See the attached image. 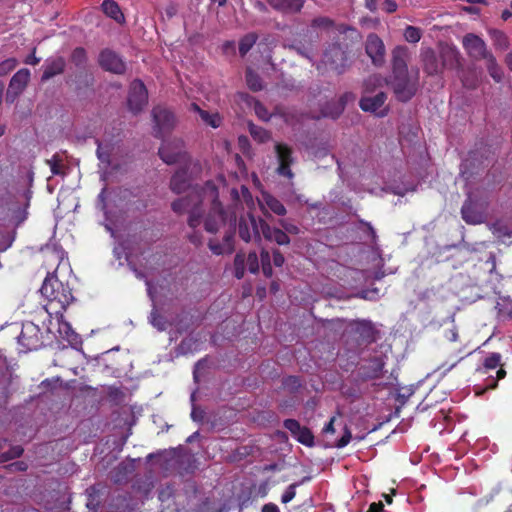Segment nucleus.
Masks as SVG:
<instances>
[{
	"label": "nucleus",
	"instance_id": "nucleus-1",
	"mask_svg": "<svg viewBox=\"0 0 512 512\" xmlns=\"http://www.w3.org/2000/svg\"><path fill=\"white\" fill-rule=\"evenodd\" d=\"M205 193H209L211 202L209 212L204 220L205 230L209 233H216L222 225L229 224L230 230L223 237L222 243L210 239L208 247L215 255L232 254L234 252V232L236 229V210L240 204V193L236 188L231 189V197L234 205L225 209L219 201L218 188L208 181Z\"/></svg>",
	"mask_w": 512,
	"mask_h": 512
},
{
	"label": "nucleus",
	"instance_id": "nucleus-2",
	"mask_svg": "<svg viewBox=\"0 0 512 512\" xmlns=\"http://www.w3.org/2000/svg\"><path fill=\"white\" fill-rule=\"evenodd\" d=\"M45 298V311L56 318L63 317L67 307L75 300L68 283L61 281L55 273H48L40 288Z\"/></svg>",
	"mask_w": 512,
	"mask_h": 512
},
{
	"label": "nucleus",
	"instance_id": "nucleus-3",
	"mask_svg": "<svg viewBox=\"0 0 512 512\" xmlns=\"http://www.w3.org/2000/svg\"><path fill=\"white\" fill-rule=\"evenodd\" d=\"M206 184L201 187H193L185 197L176 199L171 203V208L176 214L188 213V225L190 228H197L202 222V205L204 201H209V193L204 190Z\"/></svg>",
	"mask_w": 512,
	"mask_h": 512
},
{
	"label": "nucleus",
	"instance_id": "nucleus-4",
	"mask_svg": "<svg viewBox=\"0 0 512 512\" xmlns=\"http://www.w3.org/2000/svg\"><path fill=\"white\" fill-rule=\"evenodd\" d=\"M155 137L163 139L158 154L160 158L168 165L186 162L187 154L184 151V143L179 138H171V130H155Z\"/></svg>",
	"mask_w": 512,
	"mask_h": 512
},
{
	"label": "nucleus",
	"instance_id": "nucleus-5",
	"mask_svg": "<svg viewBox=\"0 0 512 512\" xmlns=\"http://www.w3.org/2000/svg\"><path fill=\"white\" fill-rule=\"evenodd\" d=\"M378 85H380V78L378 76H370L364 82V94L359 101V106L365 112L383 116L384 113L380 109L387 99V94L383 91L373 94L375 87Z\"/></svg>",
	"mask_w": 512,
	"mask_h": 512
},
{
	"label": "nucleus",
	"instance_id": "nucleus-6",
	"mask_svg": "<svg viewBox=\"0 0 512 512\" xmlns=\"http://www.w3.org/2000/svg\"><path fill=\"white\" fill-rule=\"evenodd\" d=\"M390 85L397 100L408 102L415 96L419 87L418 70H416L414 76L409 75V73L392 75Z\"/></svg>",
	"mask_w": 512,
	"mask_h": 512
},
{
	"label": "nucleus",
	"instance_id": "nucleus-7",
	"mask_svg": "<svg viewBox=\"0 0 512 512\" xmlns=\"http://www.w3.org/2000/svg\"><path fill=\"white\" fill-rule=\"evenodd\" d=\"M263 222H265V220L260 217H256L250 212L245 215H241L238 223L236 222L240 239L246 243L251 241L260 243Z\"/></svg>",
	"mask_w": 512,
	"mask_h": 512
},
{
	"label": "nucleus",
	"instance_id": "nucleus-8",
	"mask_svg": "<svg viewBox=\"0 0 512 512\" xmlns=\"http://www.w3.org/2000/svg\"><path fill=\"white\" fill-rule=\"evenodd\" d=\"M496 371V376L489 375L487 378L486 386L483 389H495L498 385V381L506 377V370L502 364V355L497 352L490 353L483 361L482 366L477 369V372L481 374H489L491 370Z\"/></svg>",
	"mask_w": 512,
	"mask_h": 512
},
{
	"label": "nucleus",
	"instance_id": "nucleus-9",
	"mask_svg": "<svg viewBox=\"0 0 512 512\" xmlns=\"http://www.w3.org/2000/svg\"><path fill=\"white\" fill-rule=\"evenodd\" d=\"M114 131L115 130H105L104 135L100 139L97 138L95 141L97 144V157L103 163L110 164L111 156L119 149L121 137L119 133L115 134Z\"/></svg>",
	"mask_w": 512,
	"mask_h": 512
},
{
	"label": "nucleus",
	"instance_id": "nucleus-10",
	"mask_svg": "<svg viewBox=\"0 0 512 512\" xmlns=\"http://www.w3.org/2000/svg\"><path fill=\"white\" fill-rule=\"evenodd\" d=\"M148 103V91L144 85V83L135 79L129 87L128 96H127V105L129 111L133 114H138L141 112Z\"/></svg>",
	"mask_w": 512,
	"mask_h": 512
},
{
	"label": "nucleus",
	"instance_id": "nucleus-11",
	"mask_svg": "<svg viewBox=\"0 0 512 512\" xmlns=\"http://www.w3.org/2000/svg\"><path fill=\"white\" fill-rule=\"evenodd\" d=\"M323 61L338 75L345 73L349 67L346 51L339 44H332L327 48Z\"/></svg>",
	"mask_w": 512,
	"mask_h": 512
},
{
	"label": "nucleus",
	"instance_id": "nucleus-12",
	"mask_svg": "<svg viewBox=\"0 0 512 512\" xmlns=\"http://www.w3.org/2000/svg\"><path fill=\"white\" fill-rule=\"evenodd\" d=\"M30 80V71L27 68L18 70L10 79L6 94L5 102L13 104L19 96L24 92Z\"/></svg>",
	"mask_w": 512,
	"mask_h": 512
},
{
	"label": "nucleus",
	"instance_id": "nucleus-13",
	"mask_svg": "<svg viewBox=\"0 0 512 512\" xmlns=\"http://www.w3.org/2000/svg\"><path fill=\"white\" fill-rule=\"evenodd\" d=\"M462 219L469 225L482 224L486 220V206L468 197L461 207Z\"/></svg>",
	"mask_w": 512,
	"mask_h": 512
},
{
	"label": "nucleus",
	"instance_id": "nucleus-14",
	"mask_svg": "<svg viewBox=\"0 0 512 512\" xmlns=\"http://www.w3.org/2000/svg\"><path fill=\"white\" fill-rule=\"evenodd\" d=\"M98 64L104 71L113 74L122 75L126 72V64L121 56L109 48L100 51Z\"/></svg>",
	"mask_w": 512,
	"mask_h": 512
},
{
	"label": "nucleus",
	"instance_id": "nucleus-15",
	"mask_svg": "<svg viewBox=\"0 0 512 512\" xmlns=\"http://www.w3.org/2000/svg\"><path fill=\"white\" fill-rule=\"evenodd\" d=\"M275 153L278 161L277 173L280 176L292 179L294 173L291 170V165L295 161L292 148L285 143L277 142L275 144Z\"/></svg>",
	"mask_w": 512,
	"mask_h": 512
},
{
	"label": "nucleus",
	"instance_id": "nucleus-16",
	"mask_svg": "<svg viewBox=\"0 0 512 512\" xmlns=\"http://www.w3.org/2000/svg\"><path fill=\"white\" fill-rule=\"evenodd\" d=\"M365 51L375 66L381 67L385 63V45L377 34H368Z\"/></svg>",
	"mask_w": 512,
	"mask_h": 512
},
{
	"label": "nucleus",
	"instance_id": "nucleus-17",
	"mask_svg": "<svg viewBox=\"0 0 512 512\" xmlns=\"http://www.w3.org/2000/svg\"><path fill=\"white\" fill-rule=\"evenodd\" d=\"M283 426L299 443L307 447L314 446V435L312 431L306 426H301L299 421L295 419H286L283 422Z\"/></svg>",
	"mask_w": 512,
	"mask_h": 512
},
{
	"label": "nucleus",
	"instance_id": "nucleus-18",
	"mask_svg": "<svg viewBox=\"0 0 512 512\" xmlns=\"http://www.w3.org/2000/svg\"><path fill=\"white\" fill-rule=\"evenodd\" d=\"M385 362L382 357H373L358 368V376L363 381L379 379L383 376Z\"/></svg>",
	"mask_w": 512,
	"mask_h": 512
},
{
	"label": "nucleus",
	"instance_id": "nucleus-19",
	"mask_svg": "<svg viewBox=\"0 0 512 512\" xmlns=\"http://www.w3.org/2000/svg\"><path fill=\"white\" fill-rule=\"evenodd\" d=\"M463 46L469 56L476 60L486 59L491 55V53L487 51L485 42L479 36L472 33L464 36Z\"/></svg>",
	"mask_w": 512,
	"mask_h": 512
},
{
	"label": "nucleus",
	"instance_id": "nucleus-20",
	"mask_svg": "<svg viewBox=\"0 0 512 512\" xmlns=\"http://www.w3.org/2000/svg\"><path fill=\"white\" fill-rule=\"evenodd\" d=\"M152 118L155 128H173L176 117L173 111L166 105H157L152 109Z\"/></svg>",
	"mask_w": 512,
	"mask_h": 512
},
{
	"label": "nucleus",
	"instance_id": "nucleus-21",
	"mask_svg": "<svg viewBox=\"0 0 512 512\" xmlns=\"http://www.w3.org/2000/svg\"><path fill=\"white\" fill-rule=\"evenodd\" d=\"M275 116L279 115L285 122L286 125H305L306 121L314 116H310L307 113H303L295 108L276 107Z\"/></svg>",
	"mask_w": 512,
	"mask_h": 512
},
{
	"label": "nucleus",
	"instance_id": "nucleus-22",
	"mask_svg": "<svg viewBox=\"0 0 512 512\" xmlns=\"http://www.w3.org/2000/svg\"><path fill=\"white\" fill-rule=\"evenodd\" d=\"M288 48L303 58L314 63L316 56L318 55V49L315 42L312 39L309 40H295L288 45Z\"/></svg>",
	"mask_w": 512,
	"mask_h": 512
},
{
	"label": "nucleus",
	"instance_id": "nucleus-23",
	"mask_svg": "<svg viewBox=\"0 0 512 512\" xmlns=\"http://www.w3.org/2000/svg\"><path fill=\"white\" fill-rule=\"evenodd\" d=\"M66 67V60L63 56H54L45 60L42 66L43 73L41 81L46 82L56 75L62 74Z\"/></svg>",
	"mask_w": 512,
	"mask_h": 512
},
{
	"label": "nucleus",
	"instance_id": "nucleus-24",
	"mask_svg": "<svg viewBox=\"0 0 512 512\" xmlns=\"http://www.w3.org/2000/svg\"><path fill=\"white\" fill-rule=\"evenodd\" d=\"M421 60L423 70L427 75L434 76L442 73L443 69L440 63L439 56L431 48H425L421 51Z\"/></svg>",
	"mask_w": 512,
	"mask_h": 512
},
{
	"label": "nucleus",
	"instance_id": "nucleus-25",
	"mask_svg": "<svg viewBox=\"0 0 512 512\" xmlns=\"http://www.w3.org/2000/svg\"><path fill=\"white\" fill-rule=\"evenodd\" d=\"M266 241L275 242L283 246L290 244V238L281 228L271 227L266 221L262 223L261 239Z\"/></svg>",
	"mask_w": 512,
	"mask_h": 512
},
{
	"label": "nucleus",
	"instance_id": "nucleus-26",
	"mask_svg": "<svg viewBox=\"0 0 512 512\" xmlns=\"http://www.w3.org/2000/svg\"><path fill=\"white\" fill-rule=\"evenodd\" d=\"M409 53L405 46H397L392 51V75L408 73L407 59Z\"/></svg>",
	"mask_w": 512,
	"mask_h": 512
},
{
	"label": "nucleus",
	"instance_id": "nucleus-27",
	"mask_svg": "<svg viewBox=\"0 0 512 512\" xmlns=\"http://www.w3.org/2000/svg\"><path fill=\"white\" fill-rule=\"evenodd\" d=\"M438 56L442 69H455L459 65V52L453 46H441Z\"/></svg>",
	"mask_w": 512,
	"mask_h": 512
},
{
	"label": "nucleus",
	"instance_id": "nucleus-28",
	"mask_svg": "<svg viewBox=\"0 0 512 512\" xmlns=\"http://www.w3.org/2000/svg\"><path fill=\"white\" fill-rule=\"evenodd\" d=\"M274 10L283 14H294L301 11L304 0H266Z\"/></svg>",
	"mask_w": 512,
	"mask_h": 512
},
{
	"label": "nucleus",
	"instance_id": "nucleus-29",
	"mask_svg": "<svg viewBox=\"0 0 512 512\" xmlns=\"http://www.w3.org/2000/svg\"><path fill=\"white\" fill-rule=\"evenodd\" d=\"M350 327L363 341L370 343L375 340L374 327L371 321L354 320L350 323Z\"/></svg>",
	"mask_w": 512,
	"mask_h": 512
},
{
	"label": "nucleus",
	"instance_id": "nucleus-30",
	"mask_svg": "<svg viewBox=\"0 0 512 512\" xmlns=\"http://www.w3.org/2000/svg\"><path fill=\"white\" fill-rule=\"evenodd\" d=\"M190 187V179L188 177L187 169L180 168L175 174L172 176L170 181V189L176 193L180 194L184 192L186 189Z\"/></svg>",
	"mask_w": 512,
	"mask_h": 512
},
{
	"label": "nucleus",
	"instance_id": "nucleus-31",
	"mask_svg": "<svg viewBox=\"0 0 512 512\" xmlns=\"http://www.w3.org/2000/svg\"><path fill=\"white\" fill-rule=\"evenodd\" d=\"M262 200L263 203H260V206L264 215H267V212L264 210L265 207H267L269 210H271L274 214L278 216H284L287 213V210L283 203L273 195L269 193H263Z\"/></svg>",
	"mask_w": 512,
	"mask_h": 512
},
{
	"label": "nucleus",
	"instance_id": "nucleus-32",
	"mask_svg": "<svg viewBox=\"0 0 512 512\" xmlns=\"http://www.w3.org/2000/svg\"><path fill=\"white\" fill-rule=\"evenodd\" d=\"M354 98V95L353 93H350V92H347L345 94H343L339 100V103L337 104H332V105H327L323 110H322V116L323 117H330V118H337L343 111L344 109V106L345 104L347 103L348 100L350 99H353Z\"/></svg>",
	"mask_w": 512,
	"mask_h": 512
},
{
	"label": "nucleus",
	"instance_id": "nucleus-33",
	"mask_svg": "<svg viewBox=\"0 0 512 512\" xmlns=\"http://www.w3.org/2000/svg\"><path fill=\"white\" fill-rule=\"evenodd\" d=\"M495 309L500 320H512V298L509 296H499Z\"/></svg>",
	"mask_w": 512,
	"mask_h": 512
},
{
	"label": "nucleus",
	"instance_id": "nucleus-34",
	"mask_svg": "<svg viewBox=\"0 0 512 512\" xmlns=\"http://www.w3.org/2000/svg\"><path fill=\"white\" fill-rule=\"evenodd\" d=\"M69 60L79 70H85L88 61L86 50L83 47H76L72 50Z\"/></svg>",
	"mask_w": 512,
	"mask_h": 512
},
{
	"label": "nucleus",
	"instance_id": "nucleus-35",
	"mask_svg": "<svg viewBox=\"0 0 512 512\" xmlns=\"http://www.w3.org/2000/svg\"><path fill=\"white\" fill-rule=\"evenodd\" d=\"M191 110L196 112L204 124L211 126L212 128H217L219 123L217 122L219 117L218 114H211L208 111L202 110L197 104H191Z\"/></svg>",
	"mask_w": 512,
	"mask_h": 512
},
{
	"label": "nucleus",
	"instance_id": "nucleus-36",
	"mask_svg": "<svg viewBox=\"0 0 512 512\" xmlns=\"http://www.w3.org/2000/svg\"><path fill=\"white\" fill-rule=\"evenodd\" d=\"M489 35L493 41V45L496 49H499L501 51H504L508 49L509 47V40L507 35L502 32L501 30L497 29H490Z\"/></svg>",
	"mask_w": 512,
	"mask_h": 512
},
{
	"label": "nucleus",
	"instance_id": "nucleus-37",
	"mask_svg": "<svg viewBox=\"0 0 512 512\" xmlns=\"http://www.w3.org/2000/svg\"><path fill=\"white\" fill-rule=\"evenodd\" d=\"M245 80L248 88L253 92H258L263 89L261 77L254 72L251 68H247L245 72Z\"/></svg>",
	"mask_w": 512,
	"mask_h": 512
},
{
	"label": "nucleus",
	"instance_id": "nucleus-38",
	"mask_svg": "<svg viewBox=\"0 0 512 512\" xmlns=\"http://www.w3.org/2000/svg\"><path fill=\"white\" fill-rule=\"evenodd\" d=\"M102 9L107 16L111 17L117 22L123 18L120 7L114 0H104L102 3Z\"/></svg>",
	"mask_w": 512,
	"mask_h": 512
},
{
	"label": "nucleus",
	"instance_id": "nucleus-39",
	"mask_svg": "<svg viewBox=\"0 0 512 512\" xmlns=\"http://www.w3.org/2000/svg\"><path fill=\"white\" fill-rule=\"evenodd\" d=\"M485 60L487 61V70L489 75L495 82L500 83L503 79V71L497 64L495 57L491 54Z\"/></svg>",
	"mask_w": 512,
	"mask_h": 512
},
{
	"label": "nucleus",
	"instance_id": "nucleus-40",
	"mask_svg": "<svg viewBox=\"0 0 512 512\" xmlns=\"http://www.w3.org/2000/svg\"><path fill=\"white\" fill-rule=\"evenodd\" d=\"M490 230L493 235L499 239L510 238L512 236L510 227L499 220L491 224Z\"/></svg>",
	"mask_w": 512,
	"mask_h": 512
},
{
	"label": "nucleus",
	"instance_id": "nucleus-41",
	"mask_svg": "<svg viewBox=\"0 0 512 512\" xmlns=\"http://www.w3.org/2000/svg\"><path fill=\"white\" fill-rule=\"evenodd\" d=\"M258 39L257 34L248 33L244 37L241 38L239 42V53L243 57L245 56L249 50L253 47Z\"/></svg>",
	"mask_w": 512,
	"mask_h": 512
},
{
	"label": "nucleus",
	"instance_id": "nucleus-42",
	"mask_svg": "<svg viewBox=\"0 0 512 512\" xmlns=\"http://www.w3.org/2000/svg\"><path fill=\"white\" fill-rule=\"evenodd\" d=\"M53 175H64V164L62 157L56 153L50 159L46 160Z\"/></svg>",
	"mask_w": 512,
	"mask_h": 512
},
{
	"label": "nucleus",
	"instance_id": "nucleus-43",
	"mask_svg": "<svg viewBox=\"0 0 512 512\" xmlns=\"http://www.w3.org/2000/svg\"><path fill=\"white\" fill-rule=\"evenodd\" d=\"M150 323L159 331H165L169 326L167 319L155 308L150 313Z\"/></svg>",
	"mask_w": 512,
	"mask_h": 512
},
{
	"label": "nucleus",
	"instance_id": "nucleus-44",
	"mask_svg": "<svg viewBox=\"0 0 512 512\" xmlns=\"http://www.w3.org/2000/svg\"><path fill=\"white\" fill-rule=\"evenodd\" d=\"M262 272L265 277L271 278L273 275V269L271 265V256L269 251L262 249L260 252Z\"/></svg>",
	"mask_w": 512,
	"mask_h": 512
},
{
	"label": "nucleus",
	"instance_id": "nucleus-45",
	"mask_svg": "<svg viewBox=\"0 0 512 512\" xmlns=\"http://www.w3.org/2000/svg\"><path fill=\"white\" fill-rule=\"evenodd\" d=\"M24 449L20 445L11 447L8 451L0 454V463H5L10 460L19 458L22 456Z\"/></svg>",
	"mask_w": 512,
	"mask_h": 512
},
{
	"label": "nucleus",
	"instance_id": "nucleus-46",
	"mask_svg": "<svg viewBox=\"0 0 512 512\" xmlns=\"http://www.w3.org/2000/svg\"><path fill=\"white\" fill-rule=\"evenodd\" d=\"M406 41L416 43L421 39V30L414 26H407L404 32Z\"/></svg>",
	"mask_w": 512,
	"mask_h": 512
},
{
	"label": "nucleus",
	"instance_id": "nucleus-47",
	"mask_svg": "<svg viewBox=\"0 0 512 512\" xmlns=\"http://www.w3.org/2000/svg\"><path fill=\"white\" fill-rule=\"evenodd\" d=\"M333 24L334 22L332 19L324 16L314 18L311 22L312 27L324 30L330 29L333 26Z\"/></svg>",
	"mask_w": 512,
	"mask_h": 512
},
{
	"label": "nucleus",
	"instance_id": "nucleus-48",
	"mask_svg": "<svg viewBox=\"0 0 512 512\" xmlns=\"http://www.w3.org/2000/svg\"><path fill=\"white\" fill-rule=\"evenodd\" d=\"M351 439H352L351 430L348 428L347 425H345L343 435L341 436L340 439H338L335 442L334 447L339 448V449L344 448L350 443Z\"/></svg>",
	"mask_w": 512,
	"mask_h": 512
},
{
	"label": "nucleus",
	"instance_id": "nucleus-49",
	"mask_svg": "<svg viewBox=\"0 0 512 512\" xmlns=\"http://www.w3.org/2000/svg\"><path fill=\"white\" fill-rule=\"evenodd\" d=\"M17 65V61L14 58H9L0 63V76H4L11 72Z\"/></svg>",
	"mask_w": 512,
	"mask_h": 512
},
{
	"label": "nucleus",
	"instance_id": "nucleus-50",
	"mask_svg": "<svg viewBox=\"0 0 512 512\" xmlns=\"http://www.w3.org/2000/svg\"><path fill=\"white\" fill-rule=\"evenodd\" d=\"M279 224L282 227V230L284 232H286L287 235H288V233L289 234H293V235H297L300 232V229H299V227L297 225H295L292 222H289L286 219L279 220Z\"/></svg>",
	"mask_w": 512,
	"mask_h": 512
},
{
	"label": "nucleus",
	"instance_id": "nucleus-51",
	"mask_svg": "<svg viewBox=\"0 0 512 512\" xmlns=\"http://www.w3.org/2000/svg\"><path fill=\"white\" fill-rule=\"evenodd\" d=\"M248 269L251 273L255 274L259 271L258 256L255 252H250L247 257Z\"/></svg>",
	"mask_w": 512,
	"mask_h": 512
},
{
	"label": "nucleus",
	"instance_id": "nucleus-52",
	"mask_svg": "<svg viewBox=\"0 0 512 512\" xmlns=\"http://www.w3.org/2000/svg\"><path fill=\"white\" fill-rule=\"evenodd\" d=\"M296 487H297L296 483H293V484H291V485H289L287 487V489L285 490V492L281 496V502L282 503L287 504V503H289L290 501L293 500V498L296 495V491H295Z\"/></svg>",
	"mask_w": 512,
	"mask_h": 512
},
{
	"label": "nucleus",
	"instance_id": "nucleus-53",
	"mask_svg": "<svg viewBox=\"0 0 512 512\" xmlns=\"http://www.w3.org/2000/svg\"><path fill=\"white\" fill-rule=\"evenodd\" d=\"M235 276L241 279L244 276V256L237 254L235 257Z\"/></svg>",
	"mask_w": 512,
	"mask_h": 512
},
{
	"label": "nucleus",
	"instance_id": "nucleus-54",
	"mask_svg": "<svg viewBox=\"0 0 512 512\" xmlns=\"http://www.w3.org/2000/svg\"><path fill=\"white\" fill-rule=\"evenodd\" d=\"M283 386L290 389H297L301 386V381L297 376H288L283 380Z\"/></svg>",
	"mask_w": 512,
	"mask_h": 512
},
{
	"label": "nucleus",
	"instance_id": "nucleus-55",
	"mask_svg": "<svg viewBox=\"0 0 512 512\" xmlns=\"http://www.w3.org/2000/svg\"><path fill=\"white\" fill-rule=\"evenodd\" d=\"M272 256H273V264L275 267H282L284 262H285V258H284V255L280 252L279 249H273L272 250Z\"/></svg>",
	"mask_w": 512,
	"mask_h": 512
},
{
	"label": "nucleus",
	"instance_id": "nucleus-56",
	"mask_svg": "<svg viewBox=\"0 0 512 512\" xmlns=\"http://www.w3.org/2000/svg\"><path fill=\"white\" fill-rule=\"evenodd\" d=\"M127 471H128V467L127 465H124V464H120L117 468H116V475H115V479L114 481L116 483L118 482H121L124 478V476L127 474Z\"/></svg>",
	"mask_w": 512,
	"mask_h": 512
},
{
	"label": "nucleus",
	"instance_id": "nucleus-57",
	"mask_svg": "<svg viewBox=\"0 0 512 512\" xmlns=\"http://www.w3.org/2000/svg\"><path fill=\"white\" fill-rule=\"evenodd\" d=\"M188 239L193 245L197 247L202 244V234L198 231H193L191 234H189Z\"/></svg>",
	"mask_w": 512,
	"mask_h": 512
},
{
	"label": "nucleus",
	"instance_id": "nucleus-58",
	"mask_svg": "<svg viewBox=\"0 0 512 512\" xmlns=\"http://www.w3.org/2000/svg\"><path fill=\"white\" fill-rule=\"evenodd\" d=\"M240 192H241V197L246 204L249 205L250 203H253L252 195H251L249 189L245 185L241 186Z\"/></svg>",
	"mask_w": 512,
	"mask_h": 512
},
{
	"label": "nucleus",
	"instance_id": "nucleus-59",
	"mask_svg": "<svg viewBox=\"0 0 512 512\" xmlns=\"http://www.w3.org/2000/svg\"><path fill=\"white\" fill-rule=\"evenodd\" d=\"M278 86H280L284 89L290 90V91L297 88V85L293 79H284V78H282L280 83H278Z\"/></svg>",
	"mask_w": 512,
	"mask_h": 512
},
{
	"label": "nucleus",
	"instance_id": "nucleus-60",
	"mask_svg": "<svg viewBox=\"0 0 512 512\" xmlns=\"http://www.w3.org/2000/svg\"><path fill=\"white\" fill-rule=\"evenodd\" d=\"M445 338L450 342L458 341L459 335L456 328H451L445 331Z\"/></svg>",
	"mask_w": 512,
	"mask_h": 512
},
{
	"label": "nucleus",
	"instance_id": "nucleus-61",
	"mask_svg": "<svg viewBox=\"0 0 512 512\" xmlns=\"http://www.w3.org/2000/svg\"><path fill=\"white\" fill-rule=\"evenodd\" d=\"M255 111H256V114L262 118L263 120H268V117H267V110L266 108L260 104V103H257L256 106H255Z\"/></svg>",
	"mask_w": 512,
	"mask_h": 512
},
{
	"label": "nucleus",
	"instance_id": "nucleus-62",
	"mask_svg": "<svg viewBox=\"0 0 512 512\" xmlns=\"http://www.w3.org/2000/svg\"><path fill=\"white\" fill-rule=\"evenodd\" d=\"M191 418L194 421H203L204 411L199 408L193 407L192 412H191Z\"/></svg>",
	"mask_w": 512,
	"mask_h": 512
},
{
	"label": "nucleus",
	"instance_id": "nucleus-63",
	"mask_svg": "<svg viewBox=\"0 0 512 512\" xmlns=\"http://www.w3.org/2000/svg\"><path fill=\"white\" fill-rule=\"evenodd\" d=\"M384 509V505L381 501L373 502L370 504L367 512H382Z\"/></svg>",
	"mask_w": 512,
	"mask_h": 512
},
{
	"label": "nucleus",
	"instance_id": "nucleus-64",
	"mask_svg": "<svg viewBox=\"0 0 512 512\" xmlns=\"http://www.w3.org/2000/svg\"><path fill=\"white\" fill-rule=\"evenodd\" d=\"M262 512H280L278 506L274 503H267L263 505Z\"/></svg>",
	"mask_w": 512,
	"mask_h": 512
}]
</instances>
